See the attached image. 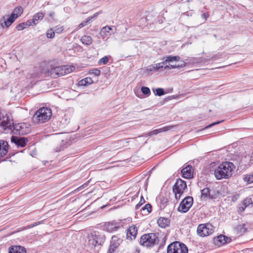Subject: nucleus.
I'll list each match as a JSON object with an SVG mask.
<instances>
[{"label": "nucleus", "instance_id": "f257e3e1", "mask_svg": "<svg viewBox=\"0 0 253 253\" xmlns=\"http://www.w3.org/2000/svg\"><path fill=\"white\" fill-rule=\"evenodd\" d=\"M235 168L231 162H225L220 164L214 170V175L217 179L228 178L232 175V171Z\"/></svg>", "mask_w": 253, "mask_h": 253}, {"label": "nucleus", "instance_id": "f03ea898", "mask_svg": "<svg viewBox=\"0 0 253 253\" xmlns=\"http://www.w3.org/2000/svg\"><path fill=\"white\" fill-rule=\"evenodd\" d=\"M51 115L52 112L50 109L42 107L39 109L35 113L32 120L35 124L44 123L50 120Z\"/></svg>", "mask_w": 253, "mask_h": 253}, {"label": "nucleus", "instance_id": "7ed1b4c3", "mask_svg": "<svg viewBox=\"0 0 253 253\" xmlns=\"http://www.w3.org/2000/svg\"><path fill=\"white\" fill-rule=\"evenodd\" d=\"M159 238L155 233H149L143 235L140 240V243L146 247H153L158 244Z\"/></svg>", "mask_w": 253, "mask_h": 253}, {"label": "nucleus", "instance_id": "20e7f679", "mask_svg": "<svg viewBox=\"0 0 253 253\" xmlns=\"http://www.w3.org/2000/svg\"><path fill=\"white\" fill-rule=\"evenodd\" d=\"M88 244L93 247L101 246L105 241L104 235L97 231H94L88 237Z\"/></svg>", "mask_w": 253, "mask_h": 253}, {"label": "nucleus", "instance_id": "39448f33", "mask_svg": "<svg viewBox=\"0 0 253 253\" xmlns=\"http://www.w3.org/2000/svg\"><path fill=\"white\" fill-rule=\"evenodd\" d=\"M188 251L186 246L178 241L171 243L167 248V253H188Z\"/></svg>", "mask_w": 253, "mask_h": 253}, {"label": "nucleus", "instance_id": "423d86ee", "mask_svg": "<svg viewBox=\"0 0 253 253\" xmlns=\"http://www.w3.org/2000/svg\"><path fill=\"white\" fill-rule=\"evenodd\" d=\"M74 69L75 67L73 66L65 65L63 66H57L51 68L49 72L51 75L55 74V75L58 77L69 74Z\"/></svg>", "mask_w": 253, "mask_h": 253}, {"label": "nucleus", "instance_id": "0eeeda50", "mask_svg": "<svg viewBox=\"0 0 253 253\" xmlns=\"http://www.w3.org/2000/svg\"><path fill=\"white\" fill-rule=\"evenodd\" d=\"M187 188L186 183L185 181L177 179L172 187L173 192L175 194L176 200L180 198L181 195L183 194L184 190Z\"/></svg>", "mask_w": 253, "mask_h": 253}, {"label": "nucleus", "instance_id": "6e6552de", "mask_svg": "<svg viewBox=\"0 0 253 253\" xmlns=\"http://www.w3.org/2000/svg\"><path fill=\"white\" fill-rule=\"evenodd\" d=\"M193 203V198L191 196H187L181 202L178 211L185 213L187 212L192 207Z\"/></svg>", "mask_w": 253, "mask_h": 253}, {"label": "nucleus", "instance_id": "1a4fd4ad", "mask_svg": "<svg viewBox=\"0 0 253 253\" xmlns=\"http://www.w3.org/2000/svg\"><path fill=\"white\" fill-rule=\"evenodd\" d=\"M212 225L210 223L200 224L197 228V233L201 237L210 235L213 232Z\"/></svg>", "mask_w": 253, "mask_h": 253}, {"label": "nucleus", "instance_id": "9d476101", "mask_svg": "<svg viewBox=\"0 0 253 253\" xmlns=\"http://www.w3.org/2000/svg\"><path fill=\"white\" fill-rule=\"evenodd\" d=\"M123 239L118 235L113 236L110 241V244L107 251V253H114L115 251L119 247Z\"/></svg>", "mask_w": 253, "mask_h": 253}, {"label": "nucleus", "instance_id": "9b49d317", "mask_svg": "<svg viewBox=\"0 0 253 253\" xmlns=\"http://www.w3.org/2000/svg\"><path fill=\"white\" fill-rule=\"evenodd\" d=\"M121 227L122 225L121 222L113 220L105 222L104 225V229L108 232H113L117 231Z\"/></svg>", "mask_w": 253, "mask_h": 253}, {"label": "nucleus", "instance_id": "f8f14e48", "mask_svg": "<svg viewBox=\"0 0 253 253\" xmlns=\"http://www.w3.org/2000/svg\"><path fill=\"white\" fill-rule=\"evenodd\" d=\"M8 126H10V119L7 115L0 111V130L6 131Z\"/></svg>", "mask_w": 253, "mask_h": 253}, {"label": "nucleus", "instance_id": "ddd939ff", "mask_svg": "<svg viewBox=\"0 0 253 253\" xmlns=\"http://www.w3.org/2000/svg\"><path fill=\"white\" fill-rule=\"evenodd\" d=\"M14 14L11 13L9 17L8 15L3 16L0 20V24L2 28L9 27L15 20Z\"/></svg>", "mask_w": 253, "mask_h": 253}, {"label": "nucleus", "instance_id": "4468645a", "mask_svg": "<svg viewBox=\"0 0 253 253\" xmlns=\"http://www.w3.org/2000/svg\"><path fill=\"white\" fill-rule=\"evenodd\" d=\"M24 125H20V124H14L13 121L10 120V126H8L6 131L7 132L11 131L16 134H24V132L22 130L23 126Z\"/></svg>", "mask_w": 253, "mask_h": 253}, {"label": "nucleus", "instance_id": "2eb2a0df", "mask_svg": "<svg viewBox=\"0 0 253 253\" xmlns=\"http://www.w3.org/2000/svg\"><path fill=\"white\" fill-rule=\"evenodd\" d=\"M11 141L15 144L18 147H24L28 142V139L24 137L12 136L11 137Z\"/></svg>", "mask_w": 253, "mask_h": 253}, {"label": "nucleus", "instance_id": "dca6fc26", "mask_svg": "<svg viewBox=\"0 0 253 253\" xmlns=\"http://www.w3.org/2000/svg\"><path fill=\"white\" fill-rule=\"evenodd\" d=\"M137 234V229L134 225L130 226L126 232V238L132 240L136 238Z\"/></svg>", "mask_w": 253, "mask_h": 253}, {"label": "nucleus", "instance_id": "f3484780", "mask_svg": "<svg viewBox=\"0 0 253 253\" xmlns=\"http://www.w3.org/2000/svg\"><path fill=\"white\" fill-rule=\"evenodd\" d=\"M8 144L7 142L4 140H0V157H3L8 152Z\"/></svg>", "mask_w": 253, "mask_h": 253}, {"label": "nucleus", "instance_id": "a211bd4d", "mask_svg": "<svg viewBox=\"0 0 253 253\" xmlns=\"http://www.w3.org/2000/svg\"><path fill=\"white\" fill-rule=\"evenodd\" d=\"M193 167L191 165H187L181 170L182 176L185 178H191L192 177Z\"/></svg>", "mask_w": 253, "mask_h": 253}, {"label": "nucleus", "instance_id": "6ab92c4d", "mask_svg": "<svg viewBox=\"0 0 253 253\" xmlns=\"http://www.w3.org/2000/svg\"><path fill=\"white\" fill-rule=\"evenodd\" d=\"M228 239V238L227 237L223 235H220L213 238V243L215 245L220 246L227 243Z\"/></svg>", "mask_w": 253, "mask_h": 253}, {"label": "nucleus", "instance_id": "aec40b11", "mask_svg": "<svg viewBox=\"0 0 253 253\" xmlns=\"http://www.w3.org/2000/svg\"><path fill=\"white\" fill-rule=\"evenodd\" d=\"M211 189L209 187H206L204 188L201 190V199L202 200L206 201L209 199H213L214 197L213 196L211 195L210 194Z\"/></svg>", "mask_w": 253, "mask_h": 253}, {"label": "nucleus", "instance_id": "412c9836", "mask_svg": "<svg viewBox=\"0 0 253 253\" xmlns=\"http://www.w3.org/2000/svg\"><path fill=\"white\" fill-rule=\"evenodd\" d=\"M157 223L161 228H165L169 226L170 219L169 218L161 217L157 220Z\"/></svg>", "mask_w": 253, "mask_h": 253}, {"label": "nucleus", "instance_id": "4be33fe9", "mask_svg": "<svg viewBox=\"0 0 253 253\" xmlns=\"http://www.w3.org/2000/svg\"><path fill=\"white\" fill-rule=\"evenodd\" d=\"M9 253H26V250L23 247L13 246L9 248Z\"/></svg>", "mask_w": 253, "mask_h": 253}, {"label": "nucleus", "instance_id": "5701e85b", "mask_svg": "<svg viewBox=\"0 0 253 253\" xmlns=\"http://www.w3.org/2000/svg\"><path fill=\"white\" fill-rule=\"evenodd\" d=\"M186 63L184 61H181L180 63L175 64L174 65L169 64V65H166L165 69H172L176 68H182L186 66Z\"/></svg>", "mask_w": 253, "mask_h": 253}, {"label": "nucleus", "instance_id": "b1692460", "mask_svg": "<svg viewBox=\"0 0 253 253\" xmlns=\"http://www.w3.org/2000/svg\"><path fill=\"white\" fill-rule=\"evenodd\" d=\"M92 83L93 81L92 79L89 77H87L80 81L78 84L79 86H85Z\"/></svg>", "mask_w": 253, "mask_h": 253}, {"label": "nucleus", "instance_id": "393cba45", "mask_svg": "<svg viewBox=\"0 0 253 253\" xmlns=\"http://www.w3.org/2000/svg\"><path fill=\"white\" fill-rule=\"evenodd\" d=\"M82 43L86 45H90L93 42L92 38L89 36L84 35L81 39Z\"/></svg>", "mask_w": 253, "mask_h": 253}, {"label": "nucleus", "instance_id": "a878e982", "mask_svg": "<svg viewBox=\"0 0 253 253\" xmlns=\"http://www.w3.org/2000/svg\"><path fill=\"white\" fill-rule=\"evenodd\" d=\"M180 58L178 56H172L169 55L166 57V59L164 62L165 65H168L167 63L169 62H172L173 61H179Z\"/></svg>", "mask_w": 253, "mask_h": 253}, {"label": "nucleus", "instance_id": "bb28decb", "mask_svg": "<svg viewBox=\"0 0 253 253\" xmlns=\"http://www.w3.org/2000/svg\"><path fill=\"white\" fill-rule=\"evenodd\" d=\"M23 8L22 6H18L14 9L12 13L14 14V17L16 19L23 13Z\"/></svg>", "mask_w": 253, "mask_h": 253}, {"label": "nucleus", "instance_id": "cd10ccee", "mask_svg": "<svg viewBox=\"0 0 253 253\" xmlns=\"http://www.w3.org/2000/svg\"><path fill=\"white\" fill-rule=\"evenodd\" d=\"M243 179L245 182L248 184L253 183V173L245 175L243 177Z\"/></svg>", "mask_w": 253, "mask_h": 253}, {"label": "nucleus", "instance_id": "c85d7f7f", "mask_svg": "<svg viewBox=\"0 0 253 253\" xmlns=\"http://www.w3.org/2000/svg\"><path fill=\"white\" fill-rule=\"evenodd\" d=\"M44 17V13L41 11L37 13H36L34 16L33 19L35 21V22H36V21H38L40 20H42Z\"/></svg>", "mask_w": 253, "mask_h": 253}, {"label": "nucleus", "instance_id": "c756f323", "mask_svg": "<svg viewBox=\"0 0 253 253\" xmlns=\"http://www.w3.org/2000/svg\"><path fill=\"white\" fill-rule=\"evenodd\" d=\"M112 30V28L109 26H105L101 30L100 34L102 36H107V33H110V31Z\"/></svg>", "mask_w": 253, "mask_h": 253}, {"label": "nucleus", "instance_id": "7c9ffc66", "mask_svg": "<svg viewBox=\"0 0 253 253\" xmlns=\"http://www.w3.org/2000/svg\"><path fill=\"white\" fill-rule=\"evenodd\" d=\"M169 202L168 199L165 197H162L160 201V207L161 209H164Z\"/></svg>", "mask_w": 253, "mask_h": 253}, {"label": "nucleus", "instance_id": "2f4dec72", "mask_svg": "<svg viewBox=\"0 0 253 253\" xmlns=\"http://www.w3.org/2000/svg\"><path fill=\"white\" fill-rule=\"evenodd\" d=\"M154 65L155 66V68L156 71H157L159 69L163 68L165 69V67L166 66L165 63H164V62H160V63H157V64H155Z\"/></svg>", "mask_w": 253, "mask_h": 253}, {"label": "nucleus", "instance_id": "473e14b6", "mask_svg": "<svg viewBox=\"0 0 253 253\" xmlns=\"http://www.w3.org/2000/svg\"><path fill=\"white\" fill-rule=\"evenodd\" d=\"M142 92L147 96H149L151 94V91L149 87L146 86H142L141 87Z\"/></svg>", "mask_w": 253, "mask_h": 253}, {"label": "nucleus", "instance_id": "72a5a7b5", "mask_svg": "<svg viewBox=\"0 0 253 253\" xmlns=\"http://www.w3.org/2000/svg\"><path fill=\"white\" fill-rule=\"evenodd\" d=\"M55 36V31H53L52 29H50L46 32V36L48 38L52 39L54 38Z\"/></svg>", "mask_w": 253, "mask_h": 253}, {"label": "nucleus", "instance_id": "f704fd0d", "mask_svg": "<svg viewBox=\"0 0 253 253\" xmlns=\"http://www.w3.org/2000/svg\"><path fill=\"white\" fill-rule=\"evenodd\" d=\"M165 94V92L163 88H158L156 89V95H158L159 96H162Z\"/></svg>", "mask_w": 253, "mask_h": 253}, {"label": "nucleus", "instance_id": "c9c22d12", "mask_svg": "<svg viewBox=\"0 0 253 253\" xmlns=\"http://www.w3.org/2000/svg\"><path fill=\"white\" fill-rule=\"evenodd\" d=\"M252 204H253V201L251 198H247L243 202V205L246 208Z\"/></svg>", "mask_w": 253, "mask_h": 253}, {"label": "nucleus", "instance_id": "e433bc0d", "mask_svg": "<svg viewBox=\"0 0 253 253\" xmlns=\"http://www.w3.org/2000/svg\"><path fill=\"white\" fill-rule=\"evenodd\" d=\"M145 202V201L142 196H141L140 200L138 204L135 206V209L138 210Z\"/></svg>", "mask_w": 253, "mask_h": 253}, {"label": "nucleus", "instance_id": "4c0bfd02", "mask_svg": "<svg viewBox=\"0 0 253 253\" xmlns=\"http://www.w3.org/2000/svg\"><path fill=\"white\" fill-rule=\"evenodd\" d=\"M142 210L143 211L146 210L147 212L150 213L152 211V206L150 204H147L142 208Z\"/></svg>", "mask_w": 253, "mask_h": 253}, {"label": "nucleus", "instance_id": "58836bf2", "mask_svg": "<svg viewBox=\"0 0 253 253\" xmlns=\"http://www.w3.org/2000/svg\"><path fill=\"white\" fill-rule=\"evenodd\" d=\"M145 70L146 71V72L148 73H149V72H153V71H156V70L155 68V66L154 64H152V65L147 66Z\"/></svg>", "mask_w": 253, "mask_h": 253}, {"label": "nucleus", "instance_id": "ea45409f", "mask_svg": "<svg viewBox=\"0 0 253 253\" xmlns=\"http://www.w3.org/2000/svg\"><path fill=\"white\" fill-rule=\"evenodd\" d=\"M108 57L107 56H105L99 60L98 63L99 64L102 63L103 64H106L108 63Z\"/></svg>", "mask_w": 253, "mask_h": 253}, {"label": "nucleus", "instance_id": "a19ab883", "mask_svg": "<svg viewBox=\"0 0 253 253\" xmlns=\"http://www.w3.org/2000/svg\"><path fill=\"white\" fill-rule=\"evenodd\" d=\"M161 132H162V129L160 128V129H155L153 131H151L149 132V133H148L147 134L149 136H151V135H156Z\"/></svg>", "mask_w": 253, "mask_h": 253}, {"label": "nucleus", "instance_id": "79ce46f5", "mask_svg": "<svg viewBox=\"0 0 253 253\" xmlns=\"http://www.w3.org/2000/svg\"><path fill=\"white\" fill-rule=\"evenodd\" d=\"M92 19V17H88L86 20L82 22L79 26V27L81 28L86 26L87 23Z\"/></svg>", "mask_w": 253, "mask_h": 253}, {"label": "nucleus", "instance_id": "37998d69", "mask_svg": "<svg viewBox=\"0 0 253 253\" xmlns=\"http://www.w3.org/2000/svg\"><path fill=\"white\" fill-rule=\"evenodd\" d=\"M239 197H240V194H237V193L235 194L234 195H233L230 197L231 201L233 202H235L238 199Z\"/></svg>", "mask_w": 253, "mask_h": 253}, {"label": "nucleus", "instance_id": "c03bdc74", "mask_svg": "<svg viewBox=\"0 0 253 253\" xmlns=\"http://www.w3.org/2000/svg\"><path fill=\"white\" fill-rule=\"evenodd\" d=\"M33 24L34 25L37 24V23L35 22V21L33 20V19L27 20L25 22V24H26V26H27V27L32 25Z\"/></svg>", "mask_w": 253, "mask_h": 253}, {"label": "nucleus", "instance_id": "a18cd8bd", "mask_svg": "<svg viewBox=\"0 0 253 253\" xmlns=\"http://www.w3.org/2000/svg\"><path fill=\"white\" fill-rule=\"evenodd\" d=\"M176 98H178V96H175V95L169 96H168L167 97H166L164 99V102H168L169 100H172L173 99H175Z\"/></svg>", "mask_w": 253, "mask_h": 253}, {"label": "nucleus", "instance_id": "49530a36", "mask_svg": "<svg viewBox=\"0 0 253 253\" xmlns=\"http://www.w3.org/2000/svg\"><path fill=\"white\" fill-rule=\"evenodd\" d=\"M93 74H94L96 76H98L100 75V70L98 69H94L92 70L91 72Z\"/></svg>", "mask_w": 253, "mask_h": 253}, {"label": "nucleus", "instance_id": "de8ad7c7", "mask_svg": "<svg viewBox=\"0 0 253 253\" xmlns=\"http://www.w3.org/2000/svg\"><path fill=\"white\" fill-rule=\"evenodd\" d=\"M222 54L218 53V54L212 56L211 58L212 60H216V59L220 58Z\"/></svg>", "mask_w": 253, "mask_h": 253}, {"label": "nucleus", "instance_id": "09e8293b", "mask_svg": "<svg viewBox=\"0 0 253 253\" xmlns=\"http://www.w3.org/2000/svg\"><path fill=\"white\" fill-rule=\"evenodd\" d=\"M222 122H223V121H218V122H216L213 123H212V124L207 126L206 127H205L204 129H207V128H210V127L215 126V125H217V124H218Z\"/></svg>", "mask_w": 253, "mask_h": 253}, {"label": "nucleus", "instance_id": "8fccbe9b", "mask_svg": "<svg viewBox=\"0 0 253 253\" xmlns=\"http://www.w3.org/2000/svg\"><path fill=\"white\" fill-rule=\"evenodd\" d=\"M173 127H174V126H166L163 128H161V129H162V131H166L170 130Z\"/></svg>", "mask_w": 253, "mask_h": 253}, {"label": "nucleus", "instance_id": "3c124183", "mask_svg": "<svg viewBox=\"0 0 253 253\" xmlns=\"http://www.w3.org/2000/svg\"><path fill=\"white\" fill-rule=\"evenodd\" d=\"M16 28L18 31H21V30L24 29V27H23V25L21 23L18 24L16 26Z\"/></svg>", "mask_w": 253, "mask_h": 253}, {"label": "nucleus", "instance_id": "603ef678", "mask_svg": "<svg viewBox=\"0 0 253 253\" xmlns=\"http://www.w3.org/2000/svg\"><path fill=\"white\" fill-rule=\"evenodd\" d=\"M63 30V27H56V29L55 30V32H56L57 33H61Z\"/></svg>", "mask_w": 253, "mask_h": 253}, {"label": "nucleus", "instance_id": "864d4df0", "mask_svg": "<svg viewBox=\"0 0 253 253\" xmlns=\"http://www.w3.org/2000/svg\"><path fill=\"white\" fill-rule=\"evenodd\" d=\"M40 224H41V222L39 221V222H35L32 224H31V225H29V226H27V228H32V227H33L34 226H36L38 225H39Z\"/></svg>", "mask_w": 253, "mask_h": 253}, {"label": "nucleus", "instance_id": "5fc2aeb1", "mask_svg": "<svg viewBox=\"0 0 253 253\" xmlns=\"http://www.w3.org/2000/svg\"><path fill=\"white\" fill-rule=\"evenodd\" d=\"M88 184V182H86V183H84L83 185H82V186H81L80 187H79L78 188V189L81 190L85 187H86Z\"/></svg>", "mask_w": 253, "mask_h": 253}, {"label": "nucleus", "instance_id": "6e6d98bb", "mask_svg": "<svg viewBox=\"0 0 253 253\" xmlns=\"http://www.w3.org/2000/svg\"><path fill=\"white\" fill-rule=\"evenodd\" d=\"M245 209H246V207L244 206H243L242 207H240L239 209V210L241 212H243Z\"/></svg>", "mask_w": 253, "mask_h": 253}, {"label": "nucleus", "instance_id": "4d7b16f0", "mask_svg": "<svg viewBox=\"0 0 253 253\" xmlns=\"http://www.w3.org/2000/svg\"><path fill=\"white\" fill-rule=\"evenodd\" d=\"M54 14H55V13L54 12H51L49 13L48 15L50 17H51V18H53L54 17Z\"/></svg>", "mask_w": 253, "mask_h": 253}, {"label": "nucleus", "instance_id": "13d9d810", "mask_svg": "<svg viewBox=\"0 0 253 253\" xmlns=\"http://www.w3.org/2000/svg\"><path fill=\"white\" fill-rule=\"evenodd\" d=\"M99 12H97L94 13L92 16H90V17H92V19L93 18H95L99 15Z\"/></svg>", "mask_w": 253, "mask_h": 253}, {"label": "nucleus", "instance_id": "bf43d9fd", "mask_svg": "<svg viewBox=\"0 0 253 253\" xmlns=\"http://www.w3.org/2000/svg\"><path fill=\"white\" fill-rule=\"evenodd\" d=\"M202 16L204 17L205 19H206L208 17V15L206 13H204L202 14Z\"/></svg>", "mask_w": 253, "mask_h": 253}, {"label": "nucleus", "instance_id": "052dcab7", "mask_svg": "<svg viewBox=\"0 0 253 253\" xmlns=\"http://www.w3.org/2000/svg\"><path fill=\"white\" fill-rule=\"evenodd\" d=\"M21 24L23 25V27H24V29L27 28V26H26L25 23H21Z\"/></svg>", "mask_w": 253, "mask_h": 253}, {"label": "nucleus", "instance_id": "680f3d73", "mask_svg": "<svg viewBox=\"0 0 253 253\" xmlns=\"http://www.w3.org/2000/svg\"><path fill=\"white\" fill-rule=\"evenodd\" d=\"M244 226H245V225H244V224H243V225H242V228H241V229H244V232H245V230L244 229Z\"/></svg>", "mask_w": 253, "mask_h": 253}]
</instances>
